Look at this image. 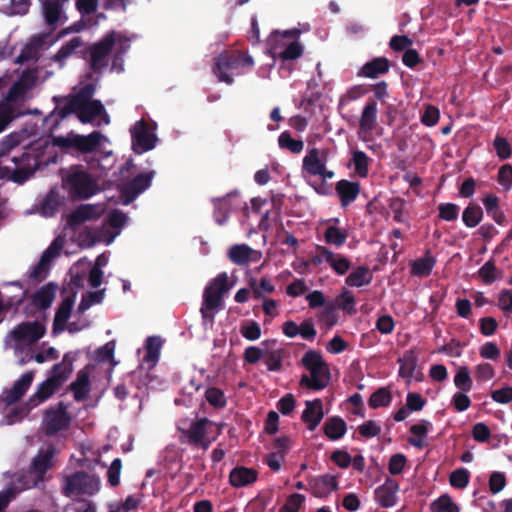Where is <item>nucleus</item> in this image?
<instances>
[{"mask_svg":"<svg viewBox=\"0 0 512 512\" xmlns=\"http://www.w3.org/2000/svg\"><path fill=\"white\" fill-rule=\"evenodd\" d=\"M19 136L10 134L0 144V174L15 183L22 184L35 172L36 159L30 153L9 158V152L19 145Z\"/></svg>","mask_w":512,"mask_h":512,"instance_id":"1","label":"nucleus"},{"mask_svg":"<svg viewBox=\"0 0 512 512\" xmlns=\"http://www.w3.org/2000/svg\"><path fill=\"white\" fill-rule=\"evenodd\" d=\"M253 64V59L249 55H243L236 51L224 52L215 58L212 71L219 82L232 85L234 75L242 74L240 68L251 67Z\"/></svg>","mask_w":512,"mask_h":512,"instance_id":"2","label":"nucleus"},{"mask_svg":"<svg viewBox=\"0 0 512 512\" xmlns=\"http://www.w3.org/2000/svg\"><path fill=\"white\" fill-rule=\"evenodd\" d=\"M232 288L226 272L219 273L204 289L203 301L200 309L203 319H214V311L221 308L223 296Z\"/></svg>","mask_w":512,"mask_h":512,"instance_id":"3","label":"nucleus"},{"mask_svg":"<svg viewBox=\"0 0 512 512\" xmlns=\"http://www.w3.org/2000/svg\"><path fill=\"white\" fill-rule=\"evenodd\" d=\"M71 422L72 416L68 413V406L60 401L45 410L42 419L43 431L46 436H55L69 429Z\"/></svg>","mask_w":512,"mask_h":512,"instance_id":"4","label":"nucleus"},{"mask_svg":"<svg viewBox=\"0 0 512 512\" xmlns=\"http://www.w3.org/2000/svg\"><path fill=\"white\" fill-rule=\"evenodd\" d=\"M70 195L78 199H88L98 191L96 180L87 171L82 169L73 170L64 179Z\"/></svg>","mask_w":512,"mask_h":512,"instance_id":"5","label":"nucleus"},{"mask_svg":"<svg viewBox=\"0 0 512 512\" xmlns=\"http://www.w3.org/2000/svg\"><path fill=\"white\" fill-rule=\"evenodd\" d=\"M46 326L41 321H24L16 325L8 334L15 341L16 347L33 345L46 333Z\"/></svg>","mask_w":512,"mask_h":512,"instance_id":"6","label":"nucleus"},{"mask_svg":"<svg viewBox=\"0 0 512 512\" xmlns=\"http://www.w3.org/2000/svg\"><path fill=\"white\" fill-rule=\"evenodd\" d=\"M103 135L99 131H93L89 135L57 136L53 144L62 149H75L81 153H91L99 146Z\"/></svg>","mask_w":512,"mask_h":512,"instance_id":"7","label":"nucleus"},{"mask_svg":"<svg viewBox=\"0 0 512 512\" xmlns=\"http://www.w3.org/2000/svg\"><path fill=\"white\" fill-rule=\"evenodd\" d=\"M116 42V33L111 31L107 33L101 40L88 47L90 56L89 66L94 72L100 73L108 66V56Z\"/></svg>","mask_w":512,"mask_h":512,"instance_id":"8","label":"nucleus"},{"mask_svg":"<svg viewBox=\"0 0 512 512\" xmlns=\"http://www.w3.org/2000/svg\"><path fill=\"white\" fill-rule=\"evenodd\" d=\"M301 362L309 374L302 375L299 385L310 390H320V352L314 350L306 352Z\"/></svg>","mask_w":512,"mask_h":512,"instance_id":"9","label":"nucleus"},{"mask_svg":"<svg viewBox=\"0 0 512 512\" xmlns=\"http://www.w3.org/2000/svg\"><path fill=\"white\" fill-rule=\"evenodd\" d=\"M57 449L53 444L40 448L33 457L29 471L36 477V480H44L45 474L56 465Z\"/></svg>","mask_w":512,"mask_h":512,"instance_id":"10","label":"nucleus"},{"mask_svg":"<svg viewBox=\"0 0 512 512\" xmlns=\"http://www.w3.org/2000/svg\"><path fill=\"white\" fill-rule=\"evenodd\" d=\"M212 422L207 418H198L193 421L188 429H180L181 433L187 438L190 445L207 450L215 437L209 439L206 437L207 426Z\"/></svg>","mask_w":512,"mask_h":512,"instance_id":"11","label":"nucleus"},{"mask_svg":"<svg viewBox=\"0 0 512 512\" xmlns=\"http://www.w3.org/2000/svg\"><path fill=\"white\" fill-rule=\"evenodd\" d=\"M295 36V32L286 31L284 34L278 32L273 33L269 38L270 50L274 56L280 57L282 60H295L302 55V46L294 41L288 44L283 50L278 51V44L284 38L291 39Z\"/></svg>","mask_w":512,"mask_h":512,"instance_id":"12","label":"nucleus"},{"mask_svg":"<svg viewBox=\"0 0 512 512\" xmlns=\"http://www.w3.org/2000/svg\"><path fill=\"white\" fill-rule=\"evenodd\" d=\"M155 176V171L151 170L140 173L121 188V195L124 198L123 203L129 204L134 201L138 195L148 189Z\"/></svg>","mask_w":512,"mask_h":512,"instance_id":"13","label":"nucleus"},{"mask_svg":"<svg viewBox=\"0 0 512 512\" xmlns=\"http://www.w3.org/2000/svg\"><path fill=\"white\" fill-rule=\"evenodd\" d=\"M132 148L137 154H142L154 148L156 136L144 120L136 122L132 129Z\"/></svg>","mask_w":512,"mask_h":512,"instance_id":"14","label":"nucleus"},{"mask_svg":"<svg viewBox=\"0 0 512 512\" xmlns=\"http://www.w3.org/2000/svg\"><path fill=\"white\" fill-rule=\"evenodd\" d=\"M34 376V371H28L22 374V376L14 382L11 388L3 391L0 397L1 401L7 406L19 401L30 388Z\"/></svg>","mask_w":512,"mask_h":512,"instance_id":"15","label":"nucleus"},{"mask_svg":"<svg viewBox=\"0 0 512 512\" xmlns=\"http://www.w3.org/2000/svg\"><path fill=\"white\" fill-rule=\"evenodd\" d=\"M57 291V285L53 282L43 285L35 293L31 295L30 306L38 310H47L53 303ZM27 315L30 314L29 305L25 307L24 311Z\"/></svg>","mask_w":512,"mask_h":512,"instance_id":"16","label":"nucleus"},{"mask_svg":"<svg viewBox=\"0 0 512 512\" xmlns=\"http://www.w3.org/2000/svg\"><path fill=\"white\" fill-rule=\"evenodd\" d=\"M56 377H48L45 381L40 383L37 387L36 392L29 398L26 403V411L38 404L48 400L60 387Z\"/></svg>","mask_w":512,"mask_h":512,"instance_id":"17","label":"nucleus"},{"mask_svg":"<svg viewBox=\"0 0 512 512\" xmlns=\"http://www.w3.org/2000/svg\"><path fill=\"white\" fill-rule=\"evenodd\" d=\"M302 175L314 190L320 194V183L311 182V177L320 175V155L318 149H311L303 159Z\"/></svg>","mask_w":512,"mask_h":512,"instance_id":"18","label":"nucleus"},{"mask_svg":"<svg viewBox=\"0 0 512 512\" xmlns=\"http://www.w3.org/2000/svg\"><path fill=\"white\" fill-rule=\"evenodd\" d=\"M76 294L71 293L70 295L65 296L59 307L56 310L54 321H53V329L52 333L57 335L64 331L66 323L71 316L72 308L75 302Z\"/></svg>","mask_w":512,"mask_h":512,"instance_id":"19","label":"nucleus"},{"mask_svg":"<svg viewBox=\"0 0 512 512\" xmlns=\"http://www.w3.org/2000/svg\"><path fill=\"white\" fill-rule=\"evenodd\" d=\"M322 262L338 276L345 275L350 267L351 261L340 253H335L326 247L322 246Z\"/></svg>","mask_w":512,"mask_h":512,"instance_id":"20","label":"nucleus"},{"mask_svg":"<svg viewBox=\"0 0 512 512\" xmlns=\"http://www.w3.org/2000/svg\"><path fill=\"white\" fill-rule=\"evenodd\" d=\"M98 217L97 207L92 204H82L72 211L67 217V225L76 229L86 221Z\"/></svg>","mask_w":512,"mask_h":512,"instance_id":"21","label":"nucleus"},{"mask_svg":"<svg viewBox=\"0 0 512 512\" xmlns=\"http://www.w3.org/2000/svg\"><path fill=\"white\" fill-rule=\"evenodd\" d=\"M77 104V117L84 124L91 123L96 117L105 113L104 105L98 99Z\"/></svg>","mask_w":512,"mask_h":512,"instance_id":"22","label":"nucleus"},{"mask_svg":"<svg viewBox=\"0 0 512 512\" xmlns=\"http://www.w3.org/2000/svg\"><path fill=\"white\" fill-rule=\"evenodd\" d=\"M99 490V482H65L63 494L74 500L81 495H94Z\"/></svg>","mask_w":512,"mask_h":512,"instance_id":"23","label":"nucleus"},{"mask_svg":"<svg viewBox=\"0 0 512 512\" xmlns=\"http://www.w3.org/2000/svg\"><path fill=\"white\" fill-rule=\"evenodd\" d=\"M336 193L343 207L349 206L354 202L360 193V185L358 182H352L342 179L337 182L335 187Z\"/></svg>","mask_w":512,"mask_h":512,"instance_id":"24","label":"nucleus"},{"mask_svg":"<svg viewBox=\"0 0 512 512\" xmlns=\"http://www.w3.org/2000/svg\"><path fill=\"white\" fill-rule=\"evenodd\" d=\"M68 389L73 392V397L77 402L86 400L91 391L88 371L85 369L78 371L76 380L69 385Z\"/></svg>","mask_w":512,"mask_h":512,"instance_id":"25","label":"nucleus"},{"mask_svg":"<svg viewBox=\"0 0 512 512\" xmlns=\"http://www.w3.org/2000/svg\"><path fill=\"white\" fill-rule=\"evenodd\" d=\"M390 62L385 57H377L366 62L358 72V76L366 78H377L389 72Z\"/></svg>","mask_w":512,"mask_h":512,"instance_id":"26","label":"nucleus"},{"mask_svg":"<svg viewBox=\"0 0 512 512\" xmlns=\"http://www.w3.org/2000/svg\"><path fill=\"white\" fill-rule=\"evenodd\" d=\"M398 491L397 482H384L376 489L375 497L382 506L390 507L396 503Z\"/></svg>","mask_w":512,"mask_h":512,"instance_id":"27","label":"nucleus"},{"mask_svg":"<svg viewBox=\"0 0 512 512\" xmlns=\"http://www.w3.org/2000/svg\"><path fill=\"white\" fill-rule=\"evenodd\" d=\"M435 264V257L431 255L430 250H426L423 257L411 262V274L417 277H427L431 274Z\"/></svg>","mask_w":512,"mask_h":512,"instance_id":"28","label":"nucleus"},{"mask_svg":"<svg viewBox=\"0 0 512 512\" xmlns=\"http://www.w3.org/2000/svg\"><path fill=\"white\" fill-rule=\"evenodd\" d=\"M377 122V102L375 99H369L364 106L361 114L359 126L360 130L370 133Z\"/></svg>","mask_w":512,"mask_h":512,"instance_id":"29","label":"nucleus"},{"mask_svg":"<svg viewBox=\"0 0 512 512\" xmlns=\"http://www.w3.org/2000/svg\"><path fill=\"white\" fill-rule=\"evenodd\" d=\"M432 427V423L428 420H421L417 424H413L409 431L413 435L408 438L409 444L412 446L422 449L425 446V438L427 437V434Z\"/></svg>","mask_w":512,"mask_h":512,"instance_id":"30","label":"nucleus"},{"mask_svg":"<svg viewBox=\"0 0 512 512\" xmlns=\"http://www.w3.org/2000/svg\"><path fill=\"white\" fill-rule=\"evenodd\" d=\"M306 408L301 415V420L310 431H314L320 423V399L306 401Z\"/></svg>","mask_w":512,"mask_h":512,"instance_id":"31","label":"nucleus"},{"mask_svg":"<svg viewBox=\"0 0 512 512\" xmlns=\"http://www.w3.org/2000/svg\"><path fill=\"white\" fill-rule=\"evenodd\" d=\"M486 213L498 225H504L506 216L499 206V198L495 194H489L482 199Z\"/></svg>","mask_w":512,"mask_h":512,"instance_id":"32","label":"nucleus"},{"mask_svg":"<svg viewBox=\"0 0 512 512\" xmlns=\"http://www.w3.org/2000/svg\"><path fill=\"white\" fill-rule=\"evenodd\" d=\"M77 105V102L71 96L64 106L56 107L54 111L45 118V121L51 123L53 127H56L70 114H77Z\"/></svg>","mask_w":512,"mask_h":512,"instance_id":"33","label":"nucleus"},{"mask_svg":"<svg viewBox=\"0 0 512 512\" xmlns=\"http://www.w3.org/2000/svg\"><path fill=\"white\" fill-rule=\"evenodd\" d=\"M23 295L22 291H19L18 295H5L0 291V323L3 322L8 312L13 310L16 313L18 311Z\"/></svg>","mask_w":512,"mask_h":512,"instance_id":"34","label":"nucleus"},{"mask_svg":"<svg viewBox=\"0 0 512 512\" xmlns=\"http://www.w3.org/2000/svg\"><path fill=\"white\" fill-rule=\"evenodd\" d=\"M73 371V359L65 354L62 362L53 365L49 377H56L59 382V387L69 378Z\"/></svg>","mask_w":512,"mask_h":512,"instance_id":"35","label":"nucleus"},{"mask_svg":"<svg viewBox=\"0 0 512 512\" xmlns=\"http://www.w3.org/2000/svg\"><path fill=\"white\" fill-rule=\"evenodd\" d=\"M346 422L341 417H331L324 424V434L331 440H338L345 434Z\"/></svg>","mask_w":512,"mask_h":512,"instance_id":"36","label":"nucleus"},{"mask_svg":"<svg viewBox=\"0 0 512 512\" xmlns=\"http://www.w3.org/2000/svg\"><path fill=\"white\" fill-rule=\"evenodd\" d=\"M252 248L246 244L233 245L228 251V257L231 262L237 265H246L250 262Z\"/></svg>","mask_w":512,"mask_h":512,"instance_id":"37","label":"nucleus"},{"mask_svg":"<svg viewBox=\"0 0 512 512\" xmlns=\"http://www.w3.org/2000/svg\"><path fill=\"white\" fill-rule=\"evenodd\" d=\"M371 280L372 276L368 267L359 266L346 277L345 283L350 287H361L369 284Z\"/></svg>","mask_w":512,"mask_h":512,"instance_id":"38","label":"nucleus"},{"mask_svg":"<svg viewBox=\"0 0 512 512\" xmlns=\"http://www.w3.org/2000/svg\"><path fill=\"white\" fill-rule=\"evenodd\" d=\"M393 396L389 387H380L373 392L368 400V405L372 409L388 407L392 402Z\"/></svg>","mask_w":512,"mask_h":512,"instance_id":"39","label":"nucleus"},{"mask_svg":"<svg viewBox=\"0 0 512 512\" xmlns=\"http://www.w3.org/2000/svg\"><path fill=\"white\" fill-rule=\"evenodd\" d=\"M398 363L400 364L399 376L411 379L417 367V356L414 351H407L402 358L398 359Z\"/></svg>","mask_w":512,"mask_h":512,"instance_id":"40","label":"nucleus"},{"mask_svg":"<svg viewBox=\"0 0 512 512\" xmlns=\"http://www.w3.org/2000/svg\"><path fill=\"white\" fill-rule=\"evenodd\" d=\"M368 92H369L368 88L363 84L354 85V86L350 87L346 91V93L343 94L339 99V103H338L339 110L344 111L346 109V107L352 101L358 100L359 98H361Z\"/></svg>","mask_w":512,"mask_h":512,"instance_id":"41","label":"nucleus"},{"mask_svg":"<svg viewBox=\"0 0 512 512\" xmlns=\"http://www.w3.org/2000/svg\"><path fill=\"white\" fill-rule=\"evenodd\" d=\"M371 161L372 160L366 155V153L361 150H355L352 152L351 162L354 166V171L361 178L368 176Z\"/></svg>","mask_w":512,"mask_h":512,"instance_id":"42","label":"nucleus"},{"mask_svg":"<svg viewBox=\"0 0 512 512\" xmlns=\"http://www.w3.org/2000/svg\"><path fill=\"white\" fill-rule=\"evenodd\" d=\"M483 219V210L477 204L470 203L462 213V221L468 228L476 227Z\"/></svg>","mask_w":512,"mask_h":512,"instance_id":"43","label":"nucleus"},{"mask_svg":"<svg viewBox=\"0 0 512 512\" xmlns=\"http://www.w3.org/2000/svg\"><path fill=\"white\" fill-rule=\"evenodd\" d=\"M324 240L327 244L336 247L342 246L347 240V233L335 225H328L323 234Z\"/></svg>","mask_w":512,"mask_h":512,"instance_id":"44","label":"nucleus"},{"mask_svg":"<svg viewBox=\"0 0 512 512\" xmlns=\"http://www.w3.org/2000/svg\"><path fill=\"white\" fill-rule=\"evenodd\" d=\"M43 14L45 21L49 25L56 24L61 14V3L59 2V0H44Z\"/></svg>","mask_w":512,"mask_h":512,"instance_id":"45","label":"nucleus"},{"mask_svg":"<svg viewBox=\"0 0 512 512\" xmlns=\"http://www.w3.org/2000/svg\"><path fill=\"white\" fill-rule=\"evenodd\" d=\"M161 347L162 341L160 337H148L145 343L146 354L144 356V361L151 362L154 365L159 358Z\"/></svg>","mask_w":512,"mask_h":512,"instance_id":"46","label":"nucleus"},{"mask_svg":"<svg viewBox=\"0 0 512 512\" xmlns=\"http://www.w3.org/2000/svg\"><path fill=\"white\" fill-rule=\"evenodd\" d=\"M278 144L281 149H286L295 154L300 153L304 147L303 142L292 138L288 131H284L280 134Z\"/></svg>","mask_w":512,"mask_h":512,"instance_id":"47","label":"nucleus"},{"mask_svg":"<svg viewBox=\"0 0 512 512\" xmlns=\"http://www.w3.org/2000/svg\"><path fill=\"white\" fill-rule=\"evenodd\" d=\"M454 384L462 392L471 391L473 382L467 366H461L458 368L454 377Z\"/></svg>","mask_w":512,"mask_h":512,"instance_id":"48","label":"nucleus"},{"mask_svg":"<svg viewBox=\"0 0 512 512\" xmlns=\"http://www.w3.org/2000/svg\"><path fill=\"white\" fill-rule=\"evenodd\" d=\"M205 399L211 406L217 409H222L227 404L224 392L217 387H209L205 391Z\"/></svg>","mask_w":512,"mask_h":512,"instance_id":"49","label":"nucleus"},{"mask_svg":"<svg viewBox=\"0 0 512 512\" xmlns=\"http://www.w3.org/2000/svg\"><path fill=\"white\" fill-rule=\"evenodd\" d=\"M80 45L81 40L79 37L72 38L57 51V53L52 57V60L59 63L63 62L71 56Z\"/></svg>","mask_w":512,"mask_h":512,"instance_id":"50","label":"nucleus"},{"mask_svg":"<svg viewBox=\"0 0 512 512\" xmlns=\"http://www.w3.org/2000/svg\"><path fill=\"white\" fill-rule=\"evenodd\" d=\"M458 214L459 206L455 203H440L438 206V217L444 221L453 222Z\"/></svg>","mask_w":512,"mask_h":512,"instance_id":"51","label":"nucleus"},{"mask_svg":"<svg viewBox=\"0 0 512 512\" xmlns=\"http://www.w3.org/2000/svg\"><path fill=\"white\" fill-rule=\"evenodd\" d=\"M50 265L51 263L41 255L38 263L33 266L29 274V278L37 282L42 281L45 279L47 272L50 269Z\"/></svg>","mask_w":512,"mask_h":512,"instance_id":"52","label":"nucleus"},{"mask_svg":"<svg viewBox=\"0 0 512 512\" xmlns=\"http://www.w3.org/2000/svg\"><path fill=\"white\" fill-rule=\"evenodd\" d=\"M498 269L493 261H487L478 271V275L485 284H492L497 279Z\"/></svg>","mask_w":512,"mask_h":512,"instance_id":"53","label":"nucleus"},{"mask_svg":"<svg viewBox=\"0 0 512 512\" xmlns=\"http://www.w3.org/2000/svg\"><path fill=\"white\" fill-rule=\"evenodd\" d=\"M431 508L435 512H459L458 506L454 504L447 495L441 496L433 501Z\"/></svg>","mask_w":512,"mask_h":512,"instance_id":"54","label":"nucleus"},{"mask_svg":"<svg viewBox=\"0 0 512 512\" xmlns=\"http://www.w3.org/2000/svg\"><path fill=\"white\" fill-rule=\"evenodd\" d=\"M240 333L245 339L255 341L261 336V327L256 321L252 320L241 326Z\"/></svg>","mask_w":512,"mask_h":512,"instance_id":"55","label":"nucleus"},{"mask_svg":"<svg viewBox=\"0 0 512 512\" xmlns=\"http://www.w3.org/2000/svg\"><path fill=\"white\" fill-rule=\"evenodd\" d=\"M258 473L255 469L246 467H236L229 475L228 480H257Z\"/></svg>","mask_w":512,"mask_h":512,"instance_id":"56","label":"nucleus"},{"mask_svg":"<svg viewBox=\"0 0 512 512\" xmlns=\"http://www.w3.org/2000/svg\"><path fill=\"white\" fill-rule=\"evenodd\" d=\"M493 146H494L497 156L501 160H506V159L510 158L512 150H511V145L506 138L497 136L494 139Z\"/></svg>","mask_w":512,"mask_h":512,"instance_id":"57","label":"nucleus"},{"mask_svg":"<svg viewBox=\"0 0 512 512\" xmlns=\"http://www.w3.org/2000/svg\"><path fill=\"white\" fill-rule=\"evenodd\" d=\"M96 86V81L85 84L75 95L72 96L73 99L77 103L92 101V97L96 91Z\"/></svg>","mask_w":512,"mask_h":512,"instance_id":"58","label":"nucleus"},{"mask_svg":"<svg viewBox=\"0 0 512 512\" xmlns=\"http://www.w3.org/2000/svg\"><path fill=\"white\" fill-rule=\"evenodd\" d=\"M66 509L72 512H97L95 504L83 498H75L73 503L68 505Z\"/></svg>","mask_w":512,"mask_h":512,"instance_id":"59","label":"nucleus"},{"mask_svg":"<svg viewBox=\"0 0 512 512\" xmlns=\"http://www.w3.org/2000/svg\"><path fill=\"white\" fill-rule=\"evenodd\" d=\"M282 351L274 350L266 354L264 363L269 371H280L282 368Z\"/></svg>","mask_w":512,"mask_h":512,"instance_id":"60","label":"nucleus"},{"mask_svg":"<svg viewBox=\"0 0 512 512\" xmlns=\"http://www.w3.org/2000/svg\"><path fill=\"white\" fill-rule=\"evenodd\" d=\"M388 206L393 213V220L397 223H403V211L405 207V200L400 197H393L389 200Z\"/></svg>","mask_w":512,"mask_h":512,"instance_id":"61","label":"nucleus"},{"mask_svg":"<svg viewBox=\"0 0 512 512\" xmlns=\"http://www.w3.org/2000/svg\"><path fill=\"white\" fill-rule=\"evenodd\" d=\"M497 181L506 191L512 188V165L505 164L499 168Z\"/></svg>","mask_w":512,"mask_h":512,"instance_id":"62","label":"nucleus"},{"mask_svg":"<svg viewBox=\"0 0 512 512\" xmlns=\"http://www.w3.org/2000/svg\"><path fill=\"white\" fill-rule=\"evenodd\" d=\"M140 500L133 495L128 496L124 502L110 506L109 512H130L137 509Z\"/></svg>","mask_w":512,"mask_h":512,"instance_id":"63","label":"nucleus"},{"mask_svg":"<svg viewBox=\"0 0 512 512\" xmlns=\"http://www.w3.org/2000/svg\"><path fill=\"white\" fill-rule=\"evenodd\" d=\"M304 501V496L301 494L290 495L285 504L281 507L280 512H298Z\"/></svg>","mask_w":512,"mask_h":512,"instance_id":"64","label":"nucleus"}]
</instances>
